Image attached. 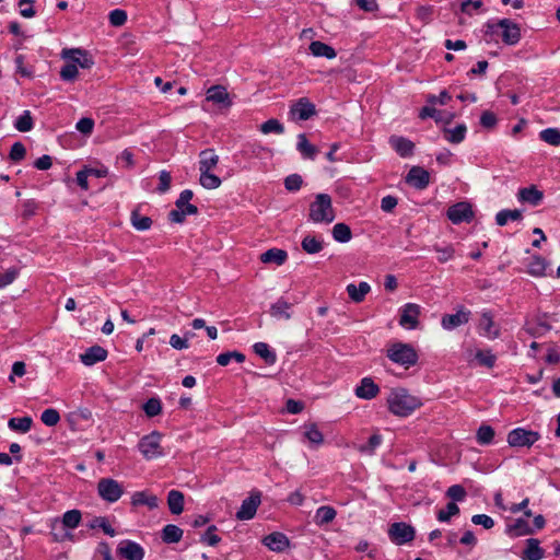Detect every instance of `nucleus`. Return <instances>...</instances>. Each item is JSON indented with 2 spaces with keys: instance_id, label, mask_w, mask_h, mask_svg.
<instances>
[{
  "instance_id": "nucleus-1",
  "label": "nucleus",
  "mask_w": 560,
  "mask_h": 560,
  "mask_svg": "<svg viewBox=\"0 0 560 560\" xmlns=\"http://www.w3.org/2000/svg\"><path fill=\"white\" fill-rule=\"evenodd\" d=\"M388 409L398 417H408L422 404L405 388H393L387 397Z\"/></svg>"
},
{
  "instance_id": "nucleus-2",
  "label": "nucleus",
  "mask_w": 560,
  "mask_h": 560,
  "mask_svg": "<svg viewBox=\"0 0 560 560\" xmlns=\"http://www.w3.org/2000/svg\"><path fill=\"white\" fill-rule=\"evenodd\" d=\"M308 218L314 223H331L335 218L331 197L327 194H318L310 205Z\"/></svg>"
},
{
  "instance_id": "nucleus-3",
  "label": "nucleus",
  "mask_w": 560,
  "mask_h": 560,
  "mask_svg": "<svg viewBox=\"0 0 560 560\" xmlns=\"http://www.w3.org/2000/svg\"><path fill=\"white\" fill-rule=\"evenodd\" d=\"M387 357L395 363L406 369L415 365L418 361V354L413 347L408 343L396 342L387 349Z\"/></svg>"
},
{
  "instance_id": "nucleus-4",
  "label": "nucleus",
  "mask_w": 560,
  "mask_h": 560,
  "mask_svg": "<svg viewBox=\"0 0 560 560\" xmlns=\"http://www.w3.org/2000/svg\"><path fill=\"white\" fill-rule=\"evenodd\" d=\"M161 438V433L153 431L140 440L138 448L144 458L153 459L163 455V451L160 444Z\"/></svg>"
},
{
  "instance_id": "nucleus-5",
  "label": "nucleus",
  "mask_w": 560,
  "mask_h": 560,
  "mask_svg": "<svg viewBox=\"0 0 560 560\" xmlns=\"http://www.w3.org/2000/svg\"><path fill=\"white\" fill-rule=\"evenodd\" d=\"M97 492L104 501L113 503L121 498L124 488L120 482L113 478H102L97 482Z\"/></svg>"
},
{
  "instance_id": "nucleus-6",
  "label": "nucleus",
  "mask_w": 560,
  "mask_h": 560,
  "mask_svg": "<svg viewBox=\"0 0 560 560\" xmlns=\"http://www.w3.org/2000/svg\"><path fill=\"white\" fill-rule=\"evenodd\" d=\"M502 28V40L506 45H515L521 39V31L517 24L509 19H502L497 24H487L488 33H494V28Z\"/></svg>"
},
{
  "instance_id": "nucleus-7",
  "label": "nucleus",
  "mask_w": 560,
  "mask_h": 560,
  "mask_svg": "<svg viewBox=\"0 0 560 560\" xmlns=\"http://www.w3.org/2000/svg\"><path fill=\"white\" fill-rule=\"evenodd\" d=\"M539 438L536 431L516 428L508 434V443L512 447H530Z\"/></svg>"
},
{
  "instance_id": "nucleus-8",
  "label": "nucleus",
  "mask_w": 560,
  "mask_h": 560,
  "mask_svg": "<svg viewBox=\"0 0 560 560\" xmlns=\"http://www.w3.org/2000/svg\"><path fill=\"white\" fill-rule=\"evenodd\" d=\"M415 528L404 522L393 523L388 528V536L396 545H404L415 539Z\"/></svg>"
},
{
  "instance_id": "nucleus-9",
  "label": "nucleus",
  "mask_w": 560,
  "mask_h": 560,
  "mask_svg": "<svg viewBox=\"0 0 560 560\" xmlns=\"http://www.w3.org/2000/svg\"><path fill=\"white\" fill-rule=\"evenodd\" d=\"M261 503V492L252 491L250 495L242 502L240 510L236 512L235 517L240 521L252 520L258 506Z\"/></svg>"
},
{
  "instance_id": "nucleus-10",
  "label": "nucleus",
  "mask_w": 560,
  "mask_h": 560,
  "mask_svg": "<svg viewBox=\"0 0 560 560\" xmlns=\"http://www.w3.org/2000/svg\"><path fill=\"white\" fill-rule=\"evenodd\" d=\"M61 57L71 63H75L77 68L90 69L94 65L91 55L81 48H65L61 51Z\"/></svg>"
},
{
  "instance_id": "nucleus-11",
  "label": "nucleus",
  "mask_w": 560,
  "mask_h": 560,
  "mask_svg": "<svg viewBox=\"0 0 560 560\" xmlns=\"http://www.w3.org/2000/svg\"><path fill=\"white\" fill-rule=\"evenodd\" d=\"M447 218L454 223L470 222L474 211L468 202L462 201L451 206L447 210Z\"/></svg>"
},
{
  "instance_id": "nucleus-12",
  "label": "nucleus",
  "mask_w": 560,
  "mask_h": 560,
  "mask_svg": "<svg viewBox=\"0 0 560 560\" xmlns=\"http://www.w3.org/2000/svg\"><path fill=\"white\" fill-rule=\"evenodd\" d=\"M421 314V307L415 303H407L400 310L399 324L408 329H416L419 325L418 317Z\"/></svg>"
},
{
  "instance_id": "nucleus-13",
  "label": "nucleus",
  "mask_w": 560,
  "mask_h": 560,
  "mask_svg": "<svg viewBox=\"0 0 560 560\" xmlns=\"http://www.w3.org/2000/svg\"><path fill=\"white\" fill-rule=\"evenodd\" d=\"M117 553L127 560H143L144 557L143 548L131 540H122L117 548Z\"/></svg>"
},
{
  "instance_id": "nucleus-14",
  "label": "nucleus",
  "mask_w": 560,
  "mask_h": 560,
  "mask_svg": "<svg viewBox=\"0 0 560 560\" xmlns=\"http://www.w3.org/2000/svg\"><path fill=\"white\" fill-rule=\"evenodd\" d=\"M290 113L300 120H307L316 114V109L308 98L302 97L291 106Z\"/></svg>"
},
{
  "instance_id": "nucleus-15",
  "label": "nucleus",
  "mask_w": 560,
  "mask_h": 560,
  "mask_svg": "<svg viewBox=\"0 0 560 560\" xmlns=\"http://www.w3.org/2000/svg\"><path fill=\"white\" fill-rule=\"evenodd\" d=\"M470 312L464 308L457 311L456 314H445L442 317L441 325L446 330L455 329L466 323H468Z\"/></svg>"
},
{
  "instance_id": "nucleus-16",
  "label": "nucleus",
  "mask_w": 560,
  "mask_h": 560,
  "mask_svg": "<svg viewBox=\"0 0 560 560\" xmlns=\"http://www.w3.org/2000/svg\"><path fill=\"white\" fill-rule=\"evenodd\" d=\"M478 329L485 337L495 339L500 336V328L493 322L492 315L489 312H483L479 319Z\"/></svg>"
},
{
  "instance_id": "nucleus-17",
  "label": "nucleus",
  "mask_w": 560,
  "mask_h": 560,
  "mask_svg": "<svg viewBox=\"0 0 560 560\" xmlns=\"http://www.w3.org/2000/svg\"><path fill=\"white\" fill-rule=\"evenodd\" d=\"M429 173L420 166H412L406 176V182L418 189L425 188L429 185Z\"/></svg>"
},
{
  "instance_id": "nucleus-18",
  "label": "nucleus",
  "mask_w": 560,
  "mask_h": 560,
  "mask_svg": "<svg viewBox=\"0 0 560 560\" xmlns=\"http://www.w3.org/2000/svg\"><path fill=\"white\" fill-rule=\"evenodd\" d=\"M107 351L101 346H92L84 353L80 354V360L84 365L91 366L106 359Z\"/></svg>"
},
{
  "instance_id": "nucleus-19",
  "label": "nucleus",
  "mask_w": 560,
  "mask_h": 560,
  "mask_svg": "<svg viewBox=\"0 0 560 560\" xmlns=\"http://www.w3.org/2000/svg\"><path fill=\"white\" fill-rule=\"evenodd\" d=\"M207 101L220 104L223 107H230L232 104L226 89L222 85H213L209 88L207 91Z\"/></svg>"
},
{
  "instance_id": "nucleus-20",
  "label": "nucleus",
  "mask_w": 560,
  "mask_h": 560,
  "mask_svg": "<svg viewBox=\"0 0 560 560\" xmlns=\"http://www.w3.org/2000/svg\"><path fill=\"white\" fill-rule=\"evenodd\" d=\"M264 545L268 547L270 550L276 552L283 551L287 547H289L288 537L279 532L271 533L267 535L264 540Z\"/></svg>"
},
{
  "instance_id": "nucleus-21",
  "label": "nucleus",
  "mask_w": 560,
  "mask_h": 560,
  "mask_svg": "<svg viewBox=\"0 0 560 560\" xmlns=\"http://www.w3.org/2000/svg\"><path fill=\"white\" fill-rule=\"evenodd\" d=\"M392 148L401 156L407 158L412 155L415 143L407 138L399 136H392L389 138Z\"/></svg>"
},
{
  "instance_id": "nucleus-22",
  "label": "nucleus",
  "mask_w": 560,
  "mask_h": 560,
  "mask_svg": "<svg viewBox=\"0 0 560 560\" xmlns=\"http://www.w3.org/2000/svg\"><path fill=\"white\" fill-rule=\"evenodd\" d=\"M380 393V387L371 377H364L355 388V395L362 399H372Z\"/></svg>"
},
{
  "instance_id": "nucleus-23",
  "label": "nucleus",
  "mask_w": 560,
  "mask_h": 560,
  "mask_svg": "<svg viewBox=\"0 0 560 560\" xmlns=\"http://www.w3.org/2000/svg\"><path fill=\"white\" fill-rule=\"evenodd\" d=\"M517 197L521 202L538 206L544 198V194L542 191L538 190L535 185H532L529 187L520 189Z\"/></svg>"
},
{
  "instance_id": "nucleus-24",
  "label": "nucleus",
  "mask_w": 560,
  "mask_h": 560,
  "mask_svg": "<svg viewBox=\"0 0 560 560\" xmlns=\"http://www.w3.org/2000/svg\"><path fill=\"white\" fill-rule=\"evenodd\" d=\"M199 159V172H211L219 163V156L212 149L201 151Z\"/></svg>"
},
{
  "instance_id": "nucleus-25",
  "label": "nucleus",
  "mask_w": 560,
  "mask_h": 560,
  "mask_svg": "<svg viewBox=\"0 0 560 560\" xmlns=\"http://www.w3.org/2000/svg\"><path fill=\"white\" fill-rule=\"evenodd\" d=\"M288 259V253L280 248H270L260 255V260L264 264H275L281 266Z\"/></svg>"
},
{
  "instance_id": "nucleus-26",
  "label": "nucleus",
  "mask_w": 560,
  "mask_h": 560,
  "mask_svg": "<svg viewBox=\"0 0 560 560\" xmlns=\"http://www.w3.org/2000/svg\"><path fill=\"white\" fill-rule=\"evenodd\" d=\"M542 557L544 550L539 546V540L535 538L527 539L522 558L524 560H540Z\"/></svg>"
},
{
  "instance_id": "nucleus-27",
  "label": "nucleus",
  "mask_w": 560,
  "mask_h": 560,
  "mask_svg": "<svg viewBox=\"0 0 560 560\" xmlns=\"http://www.w3.org/2000/svg\"><path fill=\"white\" fill-rule=\"evenodd\" d=\"M291 307L292 304L281 298L270 306V315L276 318L289 320L291 318Z\"/></svg>"
},
{
  "instance_id": "nucleus-28",
  "label": "nucleus",
  "mask_w": 560,
  "mask_h": 560,
  "mask_svg": "<svg viewBox=\"0 0 560 560\" xmlns=\"http://www.w3.org/2000/svg\"><path fill=\"white\" fill-rule=\"evenodd\" d=\"M370 290L371 287L368 282H360L359 285L353 283L347 285V292L350 299L355 303L362 302Z\"/></svg>"
},
{
  "instance_id": "nucleus-29",
  "label": "nucleus",
  "mask_w": 560,
  "mask_h": 560,
  "mask_svg": "<svg viewBox=\"0 0 560 560\" xmlns=\"http://www.w3.org/2000/svg\"><path fill=\"white\" fill-rule=\"evenodd\" d=\"M310 50L313 56L325 57L327 59H334L337 55L336 50L331 46L319 40L312 42L310 44Z\"/></svg>"
},
{
  "instance_id": "nucleus-30",
  "label": "nucleus",
  "mask_w": 560,
  "mask_h": 560,
  "mask_svg": "<svg viewBox=\"0 0 560 560\" xmlns=\"http://www.w3.org/2000/svg\"><path fill=\"white\" fill-rule=\"evenodd\" d=\"M506 533L512 537H518L533 534V529L526 520L517 518L513 524L508 525Z\"/></svg>"
},
{
  "instance_id": "nucleus-31",
  "label": "nucleus",
  "mask_w": 560,
  "mask_h": 560,
  "mask_svg": "<svg viewBox=\"0 0 560 560\" xmlns=\"http://www.w3.org/2000/svg\"><path fill=\"white\" fill-rule=\"evenodd\" d=\"M548 261L541 256H533L532 261L528 264L527 272L533 277H544L546 276V269L548 267Z\"/></svg>"
},
{
  "instance_id": "nucleus-32",
  "label": "nucleus",
  "mask_w": 560,
  "mask_h": 560,
  "mask_svg": "<svg viewBox=\"0 0 560 560\" xmlns=\"http://www.w3.org/2000/svg\"><path fill=\"white\" fill-rule=\"evenodd\" d=\"M171 513L178 515L184 511V494L178 490H171L167 495Z\"/></svg>"
},
{
  "instance_id": "nucleus-33",
  "label": "nucleus",
  "mask_w": 560,
  "mask_h": 560,
  "mask_svg": "<svg viewBox=\"0 0 560 560\" xmlns=\"http://www.w3.org/2000/svg\"><path fill=\"white\" fill-rule=\"evenodd\" d=\"M337 515V512L334 508L324 505L317 509L314 521L316 525L323 526L331 523Z\"/></svg>"
},
{
  "instance_id": "nucleus-34",
  "label": "nucleus",
  "mask_w": 560,
  "mask_h": 560,
  "mask_svg": "<svg viewBox=\"0 0 560 560\" xmlns=\"http://www.w3.org/2000/svg\"><path fill=\"white\" fill-rule=\"evenodd\" d=\"M183 533V529L178 526L168 524L162 529L161 538L166 544H175L182 539Z\"/></svg>"
},
{
  "instance_id": "nucleus-35",
  "label": "nucleus",
  "mask_w": 560,
  "mask_h": 560,
  "mask_svg": "<svg viewBox=\"0 0 560 560\" xmlns=\"http://www.w3.org/2000/svg\"><path fill=\"white\" fill-rule=\"evenodd\" d=\"M298 139V150L304 158L314 160L318 153V149L308 142L304 133L299 135Z\"/></svg>"
},
{
  "instance_id": "nucleus-36",
  "label": "nucleus",
  "mask_w": 560,
  "mask_h": 560,
  "mask_svg": "<svg viewBox=\"0 0 560 560\" xmlns=\"http://www.w3.org/2000/svg\"><path fill=\"white\" fill-rule=\"evenodd\" d=\"M324 243L316 236L306 235L301 243L302 249L307 254H317L323 249Z\"/></svg>"
},
{
  "instance_id": "nucleus-37",
  "label": "nucleus",
  "mask_w": 560,
  "mask_h": 560,
  "mask_svg": "<svg viewBox=\"0 0 560 560\" xmlns=\"http://www.w3.org/2000/svg\"><path fill=\"white\" fill-rule=\"evenodd\" d=\"M130 221L132 226L138 231L149 230L152 225L151 218L141 215L139 210H133L131 212Z\"/></svg>"
},
{
  "instance_id": "nucleus-38",
  "label": "nucleus",
  "mask_w": 560,
  "mask_h": 560,
  "mask_svg": "<svg viewBox=\"0 0 560 560\" xmlns=\"http://www.w3.org/2000/svg\"><path fill=\"white\" fill-rule=\"evenodd\" d=\"M332 237L335 241L340 243H347L351 240L352 233L350 228L346 223H337L332 228Z\"/></svg>"
},
{
  "instance_id": "nucleus-39",
  "label": "nucleus",
  "mask_w": 560,
  "mask_h": 560,
  "mask_svg": "<svg viewBox=\"0 0 560 560\" xmlns=\"http://www.w3.org/2000/svg\"><path fill=\"white\" fill-rule=\"evenodd\" d=\"M131 503L133 505H148L150 509L158 506V498L155 495H147L143 491L135 492Z\"/></svg>"
},
{
  "instance_id": "nucleus-40",
  "label": "nucleus",
  "mask_w": 560,
  "mask_h": 560,
  "mask_svg": "<svg viewBox=\"0 0 560 560\" xmlns=\"http://www.w3.org/2000/svg\"><path fill=\"white\" fill-rule=\"evenodd\" d=\"M304 436L315 445H320L324 442V436L315 423L304 425Z\"/></svg>"
},
{
  "instance_id": "nucleus-41",
  "label": "nucleus",
  "mask_w": 560,
  "mask_h": 560,
  "mask_svg": "<svg viewBox=\"0 0 560 560\" xmlns=\"http://www.w3.org/2000/svg\"><path fill=\"white\" fill-rule=\"evenodd\" d=\"M254 351L257 355L262 358L265 362L268 364H273L277 360L276 353L269 350V346L265 342L255 343Z\"/></svg>"
},
{
  "instance_id": "nucleus-42",
  "label": "nucleus",
  "mask_w": 560,
  "mask_h": 560,
  "mask_svg": "<svg viewBox=\"0 0 560 560\" xmlns=\"http://www.w3.org/2000/svg\"><path fill=\"white\" fill-rule=\"evenodd\" d=\"M522 219V211L518 209L514 210H501L495 215L497 224L503 226L509 220L518 221Z\"/></svg>"
},
{
  "instance_id": "nucleus-43",
  "label": "nucleus",
  "mask_w": 560,
  "mask_h": 560,
  "mask_svg": "<svg viewBox=\"0 0 560 560\" xmlns=\"http://www.w3.org/2000/svg\"><path fill=\"white\" fill-rule=\"evenodd\" d=\"M466 130V126L460 124L457 125L454 129H444V135L447 141L452 143H459L464 140Z\"/></svg>"
},
{
  "instance_id": "nucleus-44",
  "label": "nucleus",
  "mask_w": 560,
  "mask_h": 560,
  "mask_svg": "<svg viewBox=\"0 0 560 560\" xmlns=\"http://www.w3.org/2000/svg\"><path fill=\"white\" fill-rule=\"evenodd\" d=\"M33 420L31 417L11 418L8 427L13 431L27 432L32 427Z\"/></svg>"
},
{
  "instance_id": "nucleus-45",
  "label": "nucleus",
  "mask_w": 560,
  "mask_h": 560,
  "mask_svg": "<svg viewBox=\"0 0 560 560\" xmlns=\"http://www.w3.org/2000/svg\"><path fill=\"white\" fill-rule=\"evenodd\" d=\"M89 527L94 528H102L103 532L106 535H109L110 537H114L116 535L115 529L112 527V525L108 523L107 518L104 516H95L91 520L89 523Z\"/></svg>"
},
{
  "instance_id": "nucleus-46",
  "label": "nucleus",
  "mask_w": 560,
  "mask_h": 560,
  "mask_svg": "<svg viewBox=\"0 0 560 560\" xmlns=\"http://www.w3.org/2000/svg\"><path fill=\"white\" fill-rule=\"evenodd\" d=\"M199 182L206 189H215L221 185V179L211 172H200Z\"/></svg>"
},
{
  "instance_id": "nucleus-47",
  "label": "nucleus",
  "mask_w": 560,
  "mask_h": 560,
  "mask_svg": "<svg viewBox=\"0 0 560 560\" xmlns=\"http://www.w3.org/2000/svg\"><path fill=\"white\" fill-rule=\"evenodd\" d=\"M494 430L488 424H482L477 431V441L481 445H488L493 441Z\"/></svg>"
},
{
  "instance_id": "nucleus-48",
  "label": "nucleus",
  "mask_w": 560,
  "mask_h": 560,
  "mask_svg": "<svg viewBox=\"0 0 560 560\" xmlns=\"http://www.w3.org/2000/svg\"><path fill=\"white\" fill-rule=\"evenodd\" d=\"M259 129L265 135L270 133V132L281 135L284 132L283 125L278 119H275V118H271V119L265 121L264 124H261Z\"/></svg>"
},
{
  "instance_id": "nucleus-49",
  "label": "nucleus",
  "mask_w": 560,
  "mask_h": 560,
  "mask_svg": "<svg viewBox=\"0 0 560 560\" xmlns=\"http://www.w3.org/2000/svg\"><path fill=\"white\" fill-rule=\"evenodd\" d=\"M232 359H234L236 362L242 363L245 360V355L238 351H229L219 354L217 357V362L221 366H226L230 363V361H232Z\"/></svg>"
},
{
  "instance_id": "nucleus-50",
  "label": "nucleus",
  "mask_w": 560,
  "mask_h": 560,
  "mask_svg": "<svg viewBox=\"0 0 560 560\" xmlns=\"http://www.w3.org/2000/svg\"><path fill=\"white\" fill-rule=\"evenodd\" d=\"M14 127L21 132H27L33 128V118L30 110H25L15 121Z\"/></svg>"
},
{
  "instance_id": "nucleus-51",
  "label": "nucleus",
  "mask_w": 560,
  "mask_h": 560,
  "mask_svg": "<svg viewBox=\"0 0 560 560\" xmlns=\"http://www.w3.org/2000/svg\"><path fill=\"white\" fill-rule=\"evenodd\" d=\"M81 521V512L79 510H70L63 514L62 526L75 528Z\"/></svg>"
},
{
  "instance_id": "nucleus-52",
  "label": "nucleus",
  "mask_w": 560,
  "mask_h": 560,
  "mask_svg": "<svg viewBox=\"0 0 560 560\" xmlns=\"http://www.w3.org/2000/svg\"><path fill=\"white\" fill-rule=\"evenodd\" d=\"M540 139L551 145L560 144V130L556 128H548L540 132Z\"/></svg>"
},
{
  "instance_id": "nucleus-53",
  "label": "nucleus",
  "mask_w": 560,
  "mask_h": 560,
  "mask_svg": "<svg viewBox=\"0 0 560 560\" xmlns=\"http://www.w3.org/2000/svg\"><path fill=\"white\" fill-rule=\"evenodd\" d=\"M143 410L148 417H155L162 411V404L159 398L152 397L144 405Z\"/></svg>"
},
{
  "instance_id": "nucleus-54",
  "label": "nucleus",
  "mask_w": 560,
  "mask_h": 560,
  "mask_svg": "<svg viewBox=\"0 0 560 560\" xmlns=\"http://www.w3.org/2000/svg\"><path fill=\"white\" fill-rule=\"evenodd\" d=\"M459 513V508L455 502H450L446 505L445 510H440L436 514V517L440 522H448L452 516H455Z\"/></svg>"
},
{
  "instance_id": "nucleus-55",
  "label": "nucleus",
  "mask_w": 560,
  "mask_h": 560,
  "mask_svg": "<svg viewBox=\"0 0 560 560\" xmlns=\"http://www.w3.org/2000/svg\"><path fill=\"white\" fill-rule=\"evenodd\" d=\"M40 420L48 427H54L60 421V415L56 409L49 408L43 411Z\"/></svg>"
},
{
  "instance_id": "nucleus-56",
  "label": "nucleus",
  "mask_w": 560,
  "mask_h": 560,
  "mask_svg": "<svg viewBox=\"0 0 560 560\" xmlns=\"http://www.w3.org/2000/svg\"><path fill=\"white\" fill-rule=\"evenodd\" d=\"M79 74L75 63L68 62L60 70V77L63 81H73Z\"/></svg>"
},
{
  "instance_id": "nucleus-57",
  "label": "nucleus",
  "mask_w": 560,
  "mask_h": 560,
  "mask_svg": "<svg viewBox=\"0 0 560 560\" xmlns=\"http://www.w3.org/2000/svg\"><path fill=\"white\" fill-rule=\"evenodd\" d=\"M434 250L439 254L438 260L442 264L452 259L455 253V249L452 245H447L444 247L435 245Z\"/></svg>"
},
{
  "instance_id": "nucleus-58",
  "label": "nucleus",
  "mask_w": 560,
  "mask_h": 560,
  "mask_svg": "<svg viewBox=\"0 0 560 560\" xmlns=\"http://www.w3.org/2000/svg\"><path fill=\"white\" fill-rule=\"evenodd\" d=\"M127 21V13L124 10L116 9L109 13V23L113 26H121Z\"/></svg>"
},
{
  "instance_id": "nucleus-59",
  "label": "nucleus",
  "mask_w": 560,
  "mask_h": 560,
  "mask_svg": "<svg viewBox=\"0 0 560 560\" xmlns=\"http://www.w3.org/2000/svg\"><path fill=\"white\" fill-rule=\"evenodd\" d=\"M303 183L302 177L299 174L289 175L284 179V186L290 191H296L301 188Z\"/></svg>"
},
{
  "instance_id": "nucleus-60",
  "label": "nucleus",
  "mask_w": 560,
  "mask_h": 560,
  "mask_svg": "<svg viewBox=\"0 0 560 560\" xmlns=\"http://www.w3.org/2000/svg\"><path fill=\"white\" fill-rule=\"evenodd\" d=\"M26 149L23 143L15 142L11 147L10 159L14 162H19L25 158Z\"/></svg>"
},
{
  "instance_id": "nucleus-61",
  "label": "nucleus",
  "mask_w": 560,
  "mask_h": 560,
  "mask_svg": "<svg viewBox=\"0 0 560 560\" xmlns=\"http://www.w3.org/2000/svg\"><path fill=\"white\" fill-rule=\"evenodd\" d=\"M33 0H20L19 1V8H20V14L23 18L31 19L33 18L36 12L33 8Z\"/></svg>"
},
{
  "instance_id": "nucleus-62",
  "label": "nucleus",
  "mask_w": 560,
  "mask_h": 560,
  "mask_svg": "<svg viewBox=\"0 0 560 560\" xmlns=\"http://www.w3.org/2000/svg\"><path fill=\"white\" fill-rule=\"evenodd\" d=\"M498 122V119H497V116L490 112V110H485L482 114H481V117H480V125L486 128V129H492L495 127Z\"/></svg>"
},
{
  "instance_id": "nucleus-63",
  "label": "nucleus",
  "mask_w": 560,
  "mask_h": 560,
  "mask_svg": "<svg viewBox=\"0 0 560 560\" xmlns=\"http://www.w3.org/2000/svg\"><path fill=\"white\" fill-rule=\"evenodd\" d=\"M476 359L479 361L481 365L487 368H492L495 363V355L490 351H478L476 353Z\"/></svg>"
},
{
  "instance_id": "nucleus-64",
  "label": "nucleus",
  "mask_w": 560,
  "mask_h": 560,
  "mask_svg": "<svg viewBox=\"0 0 560 560\" xmlns=\"http://www.w3.org/2000/svg\"><path fill=\"white\" fill-rule=\"evenodd\" d=\"M446 495L454 501H463L466 497V491L460 485H454L447 489Z\"/></svg>"
}]
</instances>
